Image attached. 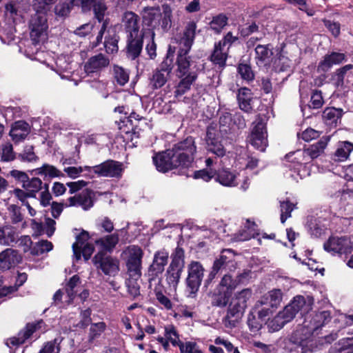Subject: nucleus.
<instances>
[{"label": "nucleus", "mask_w": 353, "mask_h": 353, "mask_svg": "<svg viewBox=\"0 0 353 353\" xmlns=\"http://www.w3.org/2000/svg\"><path fill=\"white\" fill-rule=\"evenodd\" d=\"M270 45H258L255 48L256 59L261 62H269L273 54Z\"/></svg>", "instance_id": "79ce46f5"}, {"label": "nucleus", "mask_w": 353, "mask_h": 353, "mask_svg": "<svg viewBox=\"0 0 353 353\" xmlns=\"http://www.w3.org/2000/svg\"><path fill=\"white\" fill-rule=\"evenodd\" d=\"M245 308H240L236 302L232 301L229 305L227 315L225 318L224 324L226 327L232 329L236 327V324L241 319Z\"/></svg>", "instance_id": "aec40b11"}, {"label": "nucleus", "mask_w": 353, "mask_h": 353, "mask_svg": "<svg viewBox=\"0 0 353 353\" xmlns=\"http://www.w3.org/2000/svg\"><path fill=\"white\" fill-rule=\"evenodd\" d=\"M119 240L117 234L107 235L95 241L96 244L100 245L103 250L111 252L115 248Z\"/></svg>", "instance_id": "e433bc0d"}, {"label": "nucleus", "mask_w": 353, "mask_h": 353, "mask_svg": "<svg viewBox=\"0 0 353 353\" xmlns=\"http://www.w3.org/2000/svg\"><path fill=\"white\" fill-rule=\"evenodd\" d=\"M293 210V204L289 201L281 202V221L284 223L288 218L291 216V212Z\"/></svg>", "instance_id": "e2e57ef3"}, {"label": "nucleus", "mask_w": 353, "mask_h": 353, "mask_svg": "<svg viewBox=\"0 0 353 353\" xmlns=\"http://www.w3.org/2000/svg\"><path fill=\"white\" fill-rule=\"evenodd\" d=\"M330 140V136H324L318 142L305 149L307 155L310 157V161L319 157L324 152Z\"/></svg>", "instance_id": "bb28decb"}, {"label": "nucleus", "mask_w": 353, "mask_h": 353, "mask_svg": "<svg viewBox=\"0 0 353 353\" xmlns=\"http://www.w3.org/2000/svg\"><path fill=\"white\" fill-rule=\"evenodd\" d=\"M174 157L178 160L181 168L190 167L194 160V154L196 151L194 139L192 137L175 144L171 150Z\"/></svg>", "instance_id": "39448f33"}, {"label": "nucleus", "mask_w": 353, "mask_h": 353, "mask_svg": "<svg viewBox=\"0 0 353 353\" xmlns=\"http://www.w3.org/2000/svg\"><path fill=\"white\" fill-rule=\"evenodd\" d=\"M288 161L297 165L306 164L310 162V157L304 150H299L285 156Z\"/></svg>", "instance_id": "ea45409f"}, {"label": "nucleus", "mask_w": 353, "mask_h": 353, "mask_svg": "<svg viewBox=\"0 0 353 353\" xmlns=\"http://www.w3.org/2000/svg\"><path fill=\"white\" fill-rule=\"evenodd\" d=\"M307 227L308 232L314 237H320L324 231V228L320 225L319 221L313 217L307 219Z\"/></svg>", "instance_id": "a18cd8bd"}, {"label": "nucleus", "mask_w": 353, "mask_h": 353, "mask_svg": "<svg viewBox=\"0 0 353 353\" xmlns=\"http://www.w3.org/2000/svg\"><path fill=\"white\" fill-rule=\"evenodd\" d=\"M30 132V127L24 121L14 122L11 127L10 136L14 143L23 141Z\"/></svg>", "instance_id": "412c9836"}, {"label": "nucleus", "mask_w": 353, "mask_h": 353, "mask_svg": "<svg viewBox=\"0 0 353 353\" xmlns=\"http://www.w3.org/2000/svg\"><path fill=\"white\" fill-rule=\"evenodd\" d=\"M83 6H88L93 0H79ZM74 0H61L59 3L55 6V14L59 17L67 16L73 5Z\"/></svg>", "instance_id": "c756f323"}, {"label": "nucleus", "mask_w": 353, "mask_h": 353, "mask_svg": "<svg viewBox=\"0 0 353 353\" xmlns=\"http://www.w3.org/2000/svg\"><path fill=\"white\" fill-rule=\"evenodd\" d=\"M57 0H33V8L35 12H41L48 13L51 9L52 6Z\"/></svg>", "instance_id": "3c124183"}, {"label": "nucleus", "mask_w": 353, "mask_h": 353, "mask_svg": "<svg viewBox=\"0 0 353 353\" xmlns=\"http://www.w3.org/2000/svg\"><path fill=\"white\" fill-rule=\"evenodd\" d=\"M323 247L332 254H347L353 250V243L346 236H332L324 243Z\"/></svg>", "instance_id": "1a4fd4ad"}, {"label": "nucleus", "mask_w": 353, "mask_h": 353, "mask_svg": "<svg viewBox=\"0 0 353 353\" xmlns=\"http://www.w3.org/2000/svg\"><path fill=\"white\" fill-rule=\"evenodd\" d=\"M172 343L174 345H178L181 352L185 353H203L199 347V346L193 342H186L183 343L181 342L179 340L176 341V339L172 340Z\"/></svg>", "instance_id": "37998d69"}, {"label": "nucleus", "mask_w": 353, "mask_h": 353, "mask_svg": "<svg viewBox=\"0 0 353 353\" xmlns=\"http://www.w3.org/2000/svg\"><path fill=\"white\" fill-rule=\"evenodd\" d=\"M122 170V164L112 160H108L99 165L91 167V171L94 174L104 177L120 176Z\"/></svg>", "instance_id": "9d476101"}, {"label": "nucleus", "mask_w": 353, "mask_h": 353, "mask_svg": "<svg viewBox=\"0 0 353 353\" xmlns=\"http://www.w3.org/2000/svg\"><path fill=\"white\" fill-rule=\"evenodd\" d=\"M323 104V99L321 91L314 90L313 91L310 102L309 104L310 108L314 109L320 108Z\"/></svg>", "instance_id": "0e129e2a"}, {"label": "nucleus", "mask_w": 353, "mask_h": 353, "mask_svg": "<svg viewBox=\"0 0 353 353\" xmlns=\"http://www.w3.org/2000/svg\"><path fill=\"white\" fill-rule=\"evenodd\" d=\"M93 205V201L91 196V192L86 190L79 194V206L84 210H88Z\"/></svg>", "instance_id": "bf43d9fd"}, {"label": "nucleus", "mask_w": 353, "mask_h": 353, "mask_svg": "<svg viewBox=\"0 0 353 353\" xmlns=\"http://www.w3.org/2000/svg\"><path fill=\"white\" fill-rule=\"evenodd\" d=\"M353 151V143L350 141L339 142L334 154L336 161H346Z\"/></svg>", "instance_id": "7c9ffc66"}, {"label": "nucleus", "mask_w": 353, "mask_h": 353, "mask_svg": "<svg viewBox=\"0 0 353 353\" xmlns=\"http://www.w3.org/2000/svg\"><path fill=\"white\" fill-rule=\"evenodd\" d=\"M255 224L253 223L251 225H249L246 230L239 232L235 236L236 241H244L254 238L258 234L256 230L254 229Z\"/></svg>", "instance_id": "13d9d810"}, {"label": "nucleus", "mask_w": 353, "mask_h": 353, "mask_svg": "<svg viewBox=\"0 0 353 353\" xmlns=\"http://www.w3.org/2000/svg\"><path fill=\"white\" fill-rule=\"evenodd\" d=\"M110 59L102 53L90 57L85 63L84 70L88 74L99 72L110 65Z\"/></svg>", "instance_id": "2eb2a0df"}, {"label": "nucleus", "mask_w": 353, "mask_h": 353, "mask_svg": "<svg viewBox=\"0 0 353 353\" xmlns=\"http://www.w3.org/2000/svg\"><path fill=\"white\" fill-rule=\"evenodd\" d=\"M183 270V268H176L172 265L168 266L165 274V279L170 287L176 288L180 281Z\"/></svg>", "instance_id": "f704fd0d"}, {"label": "nucleus", "mask_w": 353, "mask_h": 353, "mask_svg": "<svg viewBox=\"0 0 353 353\" xmlns=\"http://www.w3.org/2000/svg\"><path fill=\"white\" fill-rule=\"evenodd\" d=\"M181 79V81L178 83L176 90L174 91V96L179 97L185 93L191 88L192 84L197 79L196 72H192L186 76H184Z\"/></svg>", "instance_id": "c85d7f7f"}, {"label": "nucleus", "mask_w": 353, "mask_h": 353, "mask_svg": "<svg viewBox=\"0 0 353 353\" xmlns=\"http://www.w3.org/2000/svg\"><path fill=\"white\" fill-rule=\"evenodd\" d=\"M88 239L89 234L85 231H83L77 236L76 241L72 245L74 256L77 260L81 259V249L83 245L88 244Z\"/></svg>", "instance_id": "a19ab883"}, {"label": "nucleus", "mask_w": 353, "mask_h": 353, "mask_svg": "<svg viewBox=\"0 0 353 353\" xmlns=\"http://www.w3.org/2000/svg\"><path fill=\"white\" fill-rule=\"evenodd\" d=\"M343 114V110L333 107L327 108L323 112V119L327 125H336Z\"/></svg>", "instance_id": "2f4dec72"}, {"label": "nucleus", "mask_w": 353, "mask_h": 353, "mask_svg": "<svg viewBox=\"0 0 353 353\" xmlns=\"http://www.w3.org/2000/svg\"><path fill=\"white\" fill-rule=\"evenodd\" d=\"M139 17L132 12H125L122 17V26L124 27L128 36L141 34L139 32Z\"/></svg>", "instance_id": "a211bd4d"}, {"label": "nucleus", "mask_w": 353, "mask_h": 353, "mask_svg": "<svg viewBox=\"0 0 353 353\" xmlns=\"http://www.w3.org/2000/svg\"><path fill=\"white\" fill-rule=\"evenodd\" d=\"M228 49L221 46L219 43H216L214 46V50L211 56V61L221 67L225 65V61L228 57Z\"/></svg>", "instance_id": "72a5a7b5"}, {"label": "nucleus", "mask_w": 353, "mask_h": 353, "mask_svg": "<svg viewBox=\"0 0 353 353\" xmlns=\"http://www.w3.org/2000/svg\"><path fill=\"white\" fill-rule=\"evenodd\" d=\"M113 76L114 80L120 85H124L129 81L128 71L119 65L113 66Z\"/></svg>", "instance_id": "c03bdc74"}, {"label": "nucleus", "mask_w": 353, "mask_h": 353, "mask_svg": "<svg viewBox=\"0 0 353 353\" xmlns=\"http://www.w3.org/2000/svg\"><path fill=\"white\" fill-rule=\"evenodd\" d=\"M33 332H17L14 335L7 339L6 345L9 347L10 352L20 348L26 343H31Z\"/></svg>", "instance_id": "4be33fe9"}, {"label": "nucleus", "mask_w": 353, "mask_h": 353, "mask_svg": "<svg viewBox=\"0 0 353 353\" xmlns=\"http://www.w3.org/2000/svg\"><path fill=\"white\" fill-rule=\"evenodd\" d=\"M330 320V314L328 311H323L315 314L313 318L314 327L312 328L313 331L321 327L324 324L328 323Z\"/></svg>", "instance_id": "864d4df0"}, {"label": "nucleus", "mask_w": 353, "mask_h": 353, "mask_svg": "<svg viewBox=\"0 0 353 353\" xmlns=\"http://www.w3.org/2000/svg\"><path fill=\"white\" fill-rule=\"evenodd\" d=\"M47 13L36 12L30 21V37L34 44L46 39L48 29Z\"/></svg>", "instance_id": "6e6552de"}, {"label": "nucleus", "mask_w": 353, "mask_h": 353, "mask_svg": "<svg viewBox=\"0 0 353 353\" xmlns=\"http://www.w3.org/2000/svg\"><path fill=\"white\" fill-rule=\"evenodd\" d=\"M228 18L225 15L220 14L213 17L210 25V28L216 32L219 33L227 25Z\"/></svg>", "instance_id": "603ef678"}, {"label": "nucleus", "mask_w": 353, "mask_h": 353, "mask_svg": "<svg viewBox=\"0 0 353 353\" xmlns=\"http://www.w3.org/2000/svg\"><path fill=\"white\" fill-rule=\"evenodd\" d=\"M53 248L52 243L47 240H42L35 243L32 248V253L36 255L42 254L50 252Z\"/></svg>", "instance_id": "6e6d98bb"}, {"label": "nucleus", "mask_w": 353, "mask_h": 353, "mask_svg": "<svg viewBox=\"0 0 353 353\" xmlns=\"http://www.w3.org/2000/svg\"><path fill=\"white\" fill-rule=\"evenodd\" d=\"M252 93L250 89L247 88H241L239 90L237 100L239 108L242 110L248 112L252 110Z\"/></svg>", "instance_id": "cd10ccee"}, {"label": "nucleus", "mask_w": 353, "mask_h": 353, "mask_svg": "<svg viewBox=\"0 0 353 353\" xmlns=\"http://www.w3.org/2000/svg\"><path fill=\"white\" fill-rule=\"evenodd\" d=\"M329 353H353V337L340 340Z\"/></svg>", "instance_id": "4c0bfd02"}, {"label": "nucleus", "mask_w": 353, "mask_h": 353, "mask_svg": "<svg viewBox=\"0 0 353 353\" xmlns=\"http://www.w3.org/2000/svg\"><path fill=\"white\" fill-rule=\"evenodd\" d=\"M21 260V256L15 250L7 248L0 253V270H8L15 266Z\"/></svg>", "instance_id": "f3484780"}, {"label": "nucleus", "mask_w": 353, "mask_h": 353, "mask_svg": "<svg viewBox=\"0 0 353 353\" xmlns=\"http://www.w3.org/2000/svg\"><path fill=\"white\" fill-rule=\"evenodd\" d=\"M18 233L17 229L10 225L0 228V245L3 246H12L17 243Z\"/></svg>", "instance_id": "5701e85b"}, {"label": "nucleus", "mask_w": 353, "mask_h": 353, "mask_svg": "<svg viewBox=\"0 0 353 353\" xmlns=\"http://www.w3.org/2000/svg\"><path fill=\"white\" fill-rule=\"evenodd\" d=\"M343 54L333 52L330 54L325 55L318 65V71L326 72L330 70L334 65L339 64L344 60Z\"/></svg>", "instance_id": "a878e982"}, {"label": "nucleus", "mask_w": 353, "mask_h": 353, "mask_svg": "<svg viewBox=\"0 0 353 353\" xmlns=\"http://www.w3.org/2000/svg\"><path fill=\"white\" fill-rule=\"evenodd\" d=\"M248 141L252 146L261 152L265 151L268 146L266 124L261 117H257L252 123V128Z\"/></svg>", "instance_id": "0eeeda50"}, {"label": "nucleus", "mask_w": 353, "mask_h": 353, "mask_svg": "<svg viewBox=\"0 0 353 353\" xmlns=\"http://www.w3.org/2000/svg\"><path fill=\"white\" fill-rule=\"evenodd\" d=\"M153 161L157 169L162 172H166L174 168L181 167L178 160L174 157V154L171 150L153 157Z\"/></svg>", "instance_id": "9b49d317"}, {"label": "nucleus", "mask_w": 353, "mask_h": 353, "mask_svg": "<svg viewBox=\"0 0 353 353\" xmlns=\"http://www.w3.org/2000/svg\"><path fill=\"white\" fill-rule=\"evenodd\" d=\"M21 161L27 162L36 161L38 157L34 154L32 146H26L23 152L19 154Z\"/></svg>", "instance_id": "69168bd1"}, {"label": "nucleus", "mask_w": 353, "mask_h": 353, "mask_svg": "<svg viewBox=\"0 0 353 353\" xmlns=\"http://www.w3.org/2000/svg\"><path fill=\"white\" fill-rule=\"evenodd\" d=\"M143 48V34L128 36V56L132 59L140 54Z\"/></svg>", "instance_id": "b1692460"}, {"label": "nucleus", "mask_w": 353, "mask_h": 353, "mask_svg": "<svg viewBox=\"0 0 353 353\" xmlns=\"http://www.w3.org/2000/svg\"><path fill=\"white\" fill-rule=\"evenodd\" d=\"M264 320L259 319V316L254 312H251L248 318V324L250 329L260 330L263 328Z\"/></svg>", "instance_id": "052dcab7"}, {"label": "nucleus", "mask_w": 353, "mask_h": 353, "mask_svg": "<svg viewBox=\"0 0 353 353\" xmlns=\"http://www.w3.org/2000/svg\"><path fill=\"white\" fill-rule=\"evenodd\" d=\"M143 256V250L137 245L128 246L123 251L122 256L125 261L129 276H133L135 279L141 278Z\"/></svg>", "instance_id": "20e7f679"}, {"label": "nucleus", "mask_w": 353, "mask_h": 353, "mask_svg": "<svg viewBox=\"0 0 353 353\" xmlns=\"http://www.w3.org/2000/svg\"><path fill=\"white\" fill-rule=\"evenodd\" d=\"M172 60L168 57L163 61L160 70L155 71L150 78V85L155 89L161 88L167 81L168 77L172 70Z\"/></svg>", "instance_id": "dca6fc26"}, {"label": "nucleus", "mask_w": 353, "mask_h": 353, "mask_svg": "<svg viewBox=\"0 0 353 353\" xmlns=\"http://www.w3.org/2000/svg\"><path fill=\"white\" fill-rule=\"evenodd\" d=\"M206 144L208 150L217 157L225 155V150L221 141L220 133L215 127L209 126L208 128Z\"/></svg>", "instance_id": "f8f14e48"}, {"label": "nucleus", "mask_w": 353, "mask_h": 353, "mask_svg": "<svg viewBox=\"0 0 353 353\" xmlns=\"http://www.w3.org/2000/svg\"><path fill=\"white\" fill-rule=\"evenodd\" d=\"M283 299V292L280 289H273L263 295L257 301L258 306L267 305L272 309H276Z\"/></svg>", "instance_id": "6ab92c4d"}, {"label": "nucleus", "mask_w": 353, "mask_h": 353, "mask_svg": "<svg viewBox=\"0 0 353 353\" xmlns=\"http://www.w3.org/2000/svg\"><path fill=\"white\" fill-rule=\"evenodd\" d=\"M139 279L134 278L133 276H129L125 281L128 292L133 297H137L140 294V286L137 282Z\"/></svg>", "instance_id": "4d7b16f0"}, {"label": "nucleus", "mask_w": 353, "mask_h": 353, "mask_svg": "<svg viewBox=\"0 0 353 353\" xmlns=\"http://www.w3.org/2000/svg\"><path fill=\"white\" fill-rule=\"evenodd\" d=\"M60 341L59 339H55L53 341L48 342L39 353H59Z\"/></svg>", "instance_id": "774afa93"}, {"label": "nucleus", "mask_w": 353, "mask_h": 353, "mask_svg": "<svg viewBox=\"0 0 353 353\" xmlns=\"http://www.w3.org/2000/svg\"><path fill=\"white\" fill-rule=\"evenodd\" d=\"M196 28V22L189 21L185 27L182 37L179 40L176 71L179 78L186 76L192 72H195L194 69L196 68V65L193 66V62L190 61V57L187 55L194 43Z\"/></svg>", "instance_id": "f257e3e1"}, {"label": "nucleus", "mask_w": 353, "mask_h": 353, "mask_svg": "<svg viewBox=\"0 0 353 353\" xmlns=\"http://www.w3.org/2000/svg\"><path fill=\"white\" fill-rule=\"evenodd\" d=\"M35 174L43 176V179H53L63 176L62 172L55 166L48 163H44L42 166L34 170Z\"/></svg>", "instance_id": "473e14b6"}, {"label": "nucleus", "mask_w": 353, "mask_h": 353, "mask_svg": "<svg viewBox=\"0 0 353 353\" xmlns=\"http://www.w3.org/2000/svg\"><path fill=\"white\" fill-rule=\"evenodd\" d=\"M161 13L159 8H145L143 12V21L148 26L156 28L159 26Z\"/></svg>", "instance_id": "393cba45"}, {"label": "nucleus", "mask_w": 353, "mask_h": 353, "mask_svg": "<svg viewBox=\"0 0 353 353\" xmlns=\"http://www.w3.org/2000/svg\"><path fill=\"white\" fill-rule=\"evenodd\" d=\"M172 11L168 7L163 8L160 18L159 26L163 31H168L172 26Z\"/></svg>", "instance_id": "8fccbe9b"}, {"label": "nucleus", "mask_w": 353, "mask_h": 353, "mask_svg": "<svg viewBox=\"0 0 353 353\" xmlns=\"http://www.w3.org/2000/svg\"><path fill=\"white\" fill-rule=\"evenodd\" d=\"M238 72L244 80L249 81L254 79V73L251 67L248 64H239L238 67Z\"/></svg>", "instance_id": "338daca9"}, {"label": "nucleus", "mask_w": 353, "mask_h": 353, "mask_svg": "<svg viewBox=\"0 0 353 353\" xmlns=\"http://www.w3.org/2000/svg\"><path fill=\"white\" fill-rule=\"evenodd\" d=\"M52 197L49 192V185L44 183L43 190L41 192L39 195V202L43 207L48 206L51 204Z\"/></svg>", "instance_id": "680f3d73"}, {"label": "nucleus", "mask_w": 353, "mask_h": 353, "mask_svg": "<svg viewBox=\"0 0 353 353\" xmlns=\"http://www.w3.org/2000/svg\"><path fill=\"white\" fill-rule=\"evenodd\" d=\"M92 261L94 265L105 274L114 275L119 270V261L110 256L105 257L103 252H98Z\"/></svg>", "instance_id": "ddd939ff"}, {"label": "nucleus", "mask_w": 353, "mask_h": 353, "mask_svg": "<svg viewBox=\"0 0 353 353\" xmlns=\"http://www.w3.org/2000/svg\"><path fill=\"white\" fill-rule=\"evenodd\" d=\"M252 296L251 290L246 288L243 289L238 294H236L235 299L232 300L233 302H236L240 308H245L247 307V301L250 299Z\"/></svg>", "instance_id": "09e8293b"}, {"label": "nucleus", "mask_w": 353, "mask_h": 353, "mask_svg": "<svg viewBox=\"0 0 353 353\" xmlns=\"http://www.w3.org/2000/svg\"><path fill=\"white\" fill-rule=\"evenodd\" d=\"M1 161L6 162L13 161L15 159V153L10 143H6L1 146Z\"/></svg>", "instance_id": "5fc2aeb1"}, {"label": "nucleus", "mask_w": 353, "mask_h": 353, "mask_svg": "<svg viewBox=\"0 0 353 353\" xmlns=\"http://www.w3.org/2000/svg\"><path fill=\"white\" fill-rule=\"evenodd\" d=\"M236 176L228 170H221L216 174V181L225 186H236Z\"/></svg>", "instance_id": "c9c22d12"}, {"label": "nucleus", "mask_w": 353, "mask_h": 353, "mask_svg": "<svg viewBox=\"0 0 353 353\" xmlns=\"http://www.w3.org/2000/svg\"><path fill=\"white\" fill-rule=\"evenodd\" d=\"M237 285L236 280L233 279L229 274H225L212 293V305L225 307Z\"/></svg>", "instance_id": "7ed1b4c3"}, {"label": "nucleus", "mask_w": 353, "mask_h": 353, "mask_svg": "<svg viewBox=\"0 0 353 353\" xmlns=\"http://www.w3.org/2000/svg\"><path fill=\"white\" fill-rule=\"evenodd\" d=\"M79 283V277L77 275H74L70 279V281L67 283L65 292L67 294V297L68 298V300L67 301L68 304H70L72 302V300L77 292L75 288L78 286Z\"/></svg>", "instance_id": "de8ad7c7"}, {"label": "nucleus", "mask_w": 353, "mask_h": 353, "mask_svg": "<svg viewBox=\"0 0 353 353\" xmlns=\"http://www.w3.org/2000/svg\"><path fill=\"white\" fill-rule=\"evenodd\" d=\"M168 257L169 252L165 249L158 250L154 253L152 263L148 268L150 276V283L154 280V277L158 276L164 271L168 261Z\"/></svg>", "instance_id": "4468645a"}, {"label": "nucleus", "mask_w": 353, "mask_h": 353, "mask_svg": "<svg viewBox=\"0 0 353 353\" xmlns=\"http://www.w3.org/2000/svg\"><path fill=\"white\" fill-rule=\"evenodd\" d=\"M205 269L198 261H191L188 265V276L185 280L186 290L189 297H194L199 291L204 276Z\"/></svg>", "instance_id": "423d86ee"}, {"label": "nucleus", "mask_w": 353, "mask_h": 353, "mask_svg": "<svg viewBox=\"0 0 353 353\" xmlns=\"http://www.w3.org/2000/svg\"><path fill=\"white\" fill-rule=\"evenodd\" d=\"M184 258V250L181 248L177 247L171 254L172 261L169 265L183 269L185 265Z\"/></svg>", "instance_id": "49530a36"}, {"label": "nucleus", "mask_w": 353, "mask_h": 353, "mask_svg": "<svg viewBox=\"0 0 353 353\" xmlns=\"http://www.w3.org/2000/svg\"><path fill=\"white\" fill-rule=\"evenodd\" d=\"M43 185L41 179L33 177L31 179H28L23 188L30 192L31 198H36L37 193L43 190Z\"/></svg>", "instance_id": "58836bf2"}, {"label": "nucleus", "mask_w": 353, "mask_h": 353, "mask_svg": "<svg viewBox=\"0 0 353 353\" xmlns=\"http://www.w3.org/2000/svg\"><path fill=\"white\" fill-rule=\"evenodd\" d=\"M311 304L310 300L307 303L304 296H296L272 320L273 331L282 329L286 323L295 317L299 312H308L311 309Z\"/></svg>", "instance_id": "f03ea898"}]
</instances>
